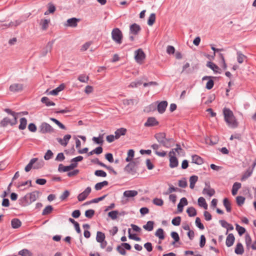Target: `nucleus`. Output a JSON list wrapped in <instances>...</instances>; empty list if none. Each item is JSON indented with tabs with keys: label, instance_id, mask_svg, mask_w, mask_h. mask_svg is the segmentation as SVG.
Wrapping results in <instances>:
<instances>
[{
	"label": "nucleus",
	"instance_id": "59",
	"mask_svg": "<svg viewBox=\"0 0 256 256\" xmlns=\"http://www.w3.org/2000/svg\"><path fill=\"white\" fill-rule=\"evenodd\" d=\"M94 210L92 209L88 210L85 212V216L88 218H91L94 216Z\"/></svg>",
	"mask_w": 256,
	"mask_h": 256
},
{
	"label": "nucleus",
	"instance_id": "47",
	"mask_svg": "<svg viewBox=\"0 0 256 256\" xmlns=\"http://www.w3.org/2000/svg\"><path fill=\"white\" fill-rule=\"evenodd\" d=\"M53 209V207L52 206H47L43 210L42 215L46 216L50 214L52 211Z\"/></svg>",
	"mask_w": 256,
	"mask_h": 256
},
{
	"label": "nucleus",
	"instance_id": "3",
	"mask_svg": "<svg viewBox=\"0 0 256 256\" xmlns=\"http://www.w3.org/2000/svg\"><path fill=\"white\" fill-rule=\"evenodd\" d=\"M44 162L42 160H38V158H33L30 160L29 163L25 167L26 172H30L32 168L39 169L43 167Z\"/></svg>",
	"mask_w": 256,
	"mask_h": 256
},
{
	"label": "nucleus",
	"instance_id": "23",
	"mask_svg": "<svg viewBox=\"0 0 256 256\" xmlns=\"http://www.w3.org/2000/svg\"><path fill=\"white\" fill-rule=\"evenodd\" d=\"M206 66L212 69L214 73L220 74L221 72L219 70H220L219 67L212 62H208L206 64Z\"/></svg>",
	"mask_w": 256,
	"mask_h": 256
},
{
	"label": "nucleus",
	"instance_id": "2",
	"mask_svg": "<svg viewBox=\"0 0 256 256\" xmlns=\"http://www.w3.org/2000/svg\"><path fill=\"white\" fill-rule=\"evenodd\" d=\"M39 192L34 191L32 192L26 194L24 197L22 198L20 201V204L22 206L28 205L36 200L38 196Z\"/></svg>",
	"mask_w": 256,
	"mask_h": 256
},
{
	"label": "nucleus",
	"instance_id": "10",
	"mask_svg": "<svg viewBox=\"0 0 256 256\" xmlns=\"http://www.w3.org/2000/svg\"><path fill=\"white\" fill-rule=\"evenodd\" d=\"M91 192V188L90 186L87 187L85 190L80 194L78 196V199L79 202H82L86 199L88 196Z\"/></svg>",
	"mask_w": 256,
	"mask_h": 256
},
{
	"label": "nucleus",
	"instance_id": "41",
	"mask_svg": "<svg viewBox=\"0 0 256 256\" xmlns=\"http://www.w3.org/2000/svg\"><path fill=\"white\" fill-rule=\"evenodd\" d=\"M155 236L159 238L160 240H162L164 238V232L162 228H159L155 232Z\"/></svg>",
	"mask_w": 256,
	"mask_h": 256
},
{
	"label": "nucleus",
	"instance_id": "50",
	"mask_svg": "<svg viewBox=\"0 0 256 256\" xmlns=\"http://www.w3.org/2000/svg\"><path fill=\"white\" fill-rule=\"evenodd\" d=\"M134 151L133 150L131 149V150H128V156L126 158V160L127 162H130L131 160H132V158H134Z\"/></svg>",
	"mask_w": 256,
	"mask_h": 256
},
{
	"label": "nucleus",
	"instance_id": "51",
	"mask_svg": "<svg viewBox=\"0 0 256 256\" xmlns=\"http://www.w3.org/2000/svg\"><path fill=\"white\" fill-rule=\"evenodd\" d=\"M236 228L238 231V234L241 236L246 232V229L244 228L239 226L238 224H236Z\"/></svg>",
	"mask_w": 256,
	"mask_h": 256
},
{
	"label": "nucleus",
	"instance_id": "9",
	"mask_svg": "<svg viewBox=\"0 0 256 256\" xmlns=\"http://www.w3.org/2000/svg\"><path fill=\"white\" fill-rule=\"evenodd\" d=\"M24 86L22 84H11L9 88L10 92L14 93H16L22 92L23 90Z\"/></svg>",
	"mask_w": 256,
	"mask_h": 256
},
{
	"label": "nucleus",
	"instance_id": "25",
	"mask_svg": "<svg viewBox=\"0 0 256 256\" xmlns=\"http://www.w3.org/2000/svg\"><path fill=\"white\" fill-rule=\"evenodd\" d=\"M219 222L223 228H226L227 231L232 230H234L233 226L230 224H228L225 220H220ZM227 234L228 232H226V234Z\"/></svg>",
	"mask_w": 256,
	"mask_h": 256
},
{
	"label": "nucleus",
	"instance_id": "52",
	"mask_svg": "<svg viewBox=\"0 0 256 256\" xmlns=\"http://www.w3.org/2000/svg\"><path fill=\"white\" fill-rule=\"evenodd\" d=\"M50 120L54 122L56 125H58L60 128L62 130H66V127L60 121L56 120L55 118H50Z\"/></svg>",
	"mask_w": 256,
	"mask_h": 256
},
{
	"label": "nucleus",
	"instance_id": "16",
	"mask_svg": "<svg viewBox=\"0 0 256 256\" xmlns=\"http://www.w3.org/2000/svg\"><path fill=\"white\" fill-rule=\"evenodd\" d=\"M168 106V102L166 100L162 101L158 103L157 106L158 111L160 114H163Z\"/></svg>",
	"mask_w": 256,
	"mask_h": 256
},
{
	"label": "nucleus",
	"instance_id": "64",
	"mask_svg": "<svg viewBox=\"0 0 256 256\" xmlns=\"http://www.w3.org/2000/svg\"><path fill=\"white\" fill-rule=\"evenodd\" d=\"M188 186V183L186 178L178 180V186L180 188H185Z\"/></svg>",
	"mask_w": 256,
	"mask_h": 256
},
{
	"label": "nucleus",
	"instance_id": "7",
	"mask_svg": "<svg viewBox=\"0 0 256 256\" xmlns=\"http://www.w3.org/2000/svg\"><path fill=\"white\" fill-rule=\"evenodd\" d=\"M132 248V246L128 243L123 242L120 245L116 247V250L122 255H126V250H130Z\"/></svg>",
	"mask_w": 256,
	"mask_h": 256
},
{
	"label": "nucleus",
	"instance_id": "49",
	"mask_svg": "<svg viewBox=\"0 0 256 256\" xmlns=\"http://www.w3.org/2000/svg\"><path fill=\"white\" fill-rule=\"evenodd\" d=\"M156 21V14L154 13H152L150 14L148 20V25L152 26L154 23Z\"/></svg>",
	"mask_w": 256,
	"mask_h": 256
},
{
	"label": "nucleus",
	"instance_id": "22",
	"mask_svg": "<svg viewBox=\"0 0 256 256\" xmlns=\"http://www.w3.org/2000/svg\"><path fill=\"white\" fill-rule=\"evenodd\" d=\"M235 238L232 234H229L226 237V244L228 247L232 246L234 242Z\"/></svg>",
	"mask_w": 256,
	"mask_h": 256
},
{
	"label": "nucleus",
	"instance_id": "33",
	"mask_svg": "<svg viewBox=\"0 0 256 256\" xmlns=\"http://www.w3.org/2000/svg\"><path fill=\"white\" fill-rule=\"evenodd\" d=\"M242 184L240 183L236 182L234 184L232 190V194L233 196L236 194L238 190L241 188Z\"/></svg>",
	"mask_w": 256,
	"mask_h": 256
},
{
	"label": "nucleus",
	"instance_id": "15",
	"mask_svg": "<svg viewBox=\"0 0 256 256\" xmlns=\"http://www.w3.org/2000/svg\"><path fill=\"white\" fill-rule=\"evenodd\" d=\"M154 138L156 139L158 142L162 146L166 140V134L164 132L157 133L154 135Z\"/></svg>",
	"mask_w": 256,
	"mask_h": 256
},
{
	"label": "nucleus",
	"instance_id": "63",
	"mask_svg": "<svg viewBox=\"0 0 256 256\" xmlns=\"http://www.w3.org/2000/svg\"><path fill=\"white\" fill-rule=\"evenodd\" d=\"M152 202L154 204L158 206H162L164 204L163 200L158 198H154L152 200Z\"/></svg>",
	"mask_w": 256,
	"mask_h": 256
},
{
	"label": "nucleus",
	"instance_id": "38",
	"mask_svg": "<svg viewBox=\"0 0 256 256\" xmlns=\"http://www.w3.org/2000/svg\"><path fill=\"white\" fill-rule=\"evenodd\" d=\"M223 204L226 210L228 212H230L232 210L231 204L228 198H224L223 200Z\"/></svg>",
	"mask_w": 256,
	"mask_h": 256
},
{
	"label": "nucleus",
	"instance_id": "4",
	"mask_svg": "<svg viewBox=\"0 0 256 256\" xmlns=\"http://www.w3.org/2000/svg\"><path fill=\"white\" fill-rule=\"evenodd\" d=\"M112 38L117 44H121L123 38L122 31L118 28H114L112 32Z\"/></svg>",
	"mask_w": 256,
	"mask_h": 256
},
{
	"label": "nucleus",
	"instance_id": "1",
	"mask_svg": "<svg viewBox=\"0 0 256 256\" xmlns=\"http://www.w3.org/2000/svg\"><path fill=\"white\" fill-rule=\"evenodd\" d=\"M223 114L224 120L229 127L234 128L238 126V123L233 112L230 108H224L223 109Z\"/></svg>",
	"mask_w": 256,
	"mask_h": 256
},
{
	"label": "nucleus",
	"instance_id": "27",
	"mask_svg": "<svg viewBox=\"0 0 256 256\" xmlns=\"http://www.w3.org/2000/svg\"><path fill=\"white\" fill-rule=\"evenodd\" d=\"M11 225L13 228H18L21 226L22 222L19 219L14 218L12 220Z\"/></svg>",
	"mask_w": 256,
	"mask_h": 256
},
{
	"label": "nucleus",
	"instance_id": "55",
	"mask_svg": "<svg viewBox=\"0 0 256 256\" xmlns=\"http://www.w3.org/2000/svg\"><path fill=\"white\" fill-rule=\"evenodd\" d=\"M171 236L174 240V242H172V244H174L175 242H178L180 240V237L178 234L176 232H171Z\"/></svg>",
	"mask_w": 256,
	"mask_h": 256
},
{
	"label": "nucleus",
	"instance_id": "20",
	"mask_svg": "<svg viewBox=\"0 0 256 256\" xmlns=\"http://www.w3.org/2000/svg\"><path fill=\"white\" fill-rule=\"evenodd\" d=\"M50 19H41L40 22V26L42 30H46L48 29L50 23Z\"/></svg>",
	"mask_w": 256,
	"mask_h": 256
},
{
	"label": "nucleus",
	"instance_id": "57",
	"mask_svg": "<svg viewBox=\"0 0 256 256\" xmlns=\"http://www.w3.org/2000/svg\"><path fill=\"white\" fill-rule=\"evenodd\" d=\"M181 217L178 216L174 218L172 221V223L174 226H178L180 224Z\"/></svg>",
	"mask_w": 256,
	"mask_h": 256
},
{
	"label": "nucleus",
	"instance_id": "17",
	"mask_svg": "<svg viewBox=\"0 0 256 256\" xmlns=\"http://www.w3.org/2000/svg\"><path fill=\"white\" fill-rule=\"evenodd\" d=\"M70 138L71 135L68 134L64 136L63 139L58 138H56V140L62 146H66Z\"/></svg>",
	"mask_w": 256,
	"mask_h": 256
},
{
	"label": "nucleus",
	"instance_id": "46",
	"mask_svg": "<svg viewBox=\"0 0 256 256\" xmlns=\"http://www.w3.org/2000/svg\"><path fill=\"white\" fill-rule=\"evenodd\" d=\"M71 169L69 166H64L62 164H60L58 166V171L59 172H66L70 170Z\"/></svg>",
	"mask_w": 256,
	"mask_h": 256
},
{
	"label": "nucleus",
	"instance_id": "12",
	"mask_svg": "<svg viewBox=\"0 0 256 256\" xmlns=\"http://www.w3.org/2000/svg\"><path fill=\"white\" fill-rule=\"evenodd\" d=\"M132 164H133L130 162L125 166L124 170L128 173L134 175L136 173L137 170L134 165Z\"/></svg>",
	"mask_w": 256,
	"mask_h": 256
},
{
	"label": "nucleus",
	"instance_id": "53",
	"mask_svg": "<svg viewBox=\"0 0 256 256\" xmlns=\"http://www.w3.org/2000/svg\"><path fill=\"white\" fill-rule=\"evenodd\" d=\"M118 214V210H112L108 213V216L113 220L117 218Z\"/></svg>",
	"mask_w": 256,
	"mask_h": 256
},
{
	"label": "nucleus",
	"instance_id": "6",
	"mask_svg": "<svg viewBox=\"0 0 256 256\" xmlns=\"http://www.w3.org/2000/svg\"><path fill=\"white\" fill-rule=\"evenodd\" d=\"M40 132L42 134L52 133L54 132V129L52 126L45 122H42L40 126Z\"/></svg>",
	"mask_w": 256,
	"mask_h": 256
},
{
	"label": "nucleus",
	"instance_id": "11",
	"mask_svg": "<svg viewBox=\"0 0 256 256\" xmlns=\"http://www.w3.org/2000/svg\"><path fill=\"white\" fill-rule=\"evenodd\" d=\"M141 30V28L140 26L134 23L132 24L130 26V34H134V35H137L138 34V33Z\"/></svg>",
	"mask_w": 256,
	"mask_h": 256
},
{
	"label": "nucleus",
	"instance_id": "18",
	"mask_svg": "<svg viewBox=\"0 0 256 256\" xmlns=\"http://www.w3.org/2000/svg\"><path fill=\"white\" fill-rule=\"evenodd\" d=\"M170 156V168H174L178 164V158L175 156L169 155Z\"/></svg>",
	"mask_w": 256,
	"mask_h": 256
},
{
	"label": "nucleus",
	"instance_id": "35",
	"mask_svg": "<svg viewBox=\"0 0 256 256\" xmlns=\"http://www.w3.org/2000/svg\"><path fill=\"white\" fill-rule=\"evenodd\" d=\"M108 184V182L106 180H104L102 182H98L96 184L94 188L96 190H100L104 186H106Z\"/></svg>",
	"mask_w": 256,
	"mask_h": 256
},
{
	"label": "nucleus",
	"instance_id": "58",
	"mask_svg": "<svg viewBox=\"0 0 256 256\" xmlns=\"http://www.w3.org/2000/svg\"><path fill=\"white\" fill-rule=\"evenodd\" d=\"M196 225L200 230H203L204 228V224L201 222V220L200 218L197 217L196 219Z\"/></svg>",
	"mask_w": 256,
	"mask_h": 256
},
{
	"label": "nucleus",
	"instance_id": "13",
	"mask_svg": "<svg viewBox=\"0 0 256 256\" xmlns=\"http://www.w3.org/2000/svg\"><path fill=\"white\" fill-rule=\"evenodd\" d=\"M80 20L79 18H69L67 20L65 26H66L75 28L77 26L78 22H80Z\"/></svg>",
	"mask_w": 256,
	"mask_h": 256
},
{
	"label": "nucleus",
	"instance_id": "19",
	"mask_svg": "<svg viewBox=\"0 0 256 256\" xmlns=\"http://www.w3.org/2000/svg\"><path fill=\"white\" fill-rule=\"evenodd\" d=\"M158 124V122L156 120L155 118L150 117L148 118L146 122L144 124L145 126H156Z\"/></svg>",
	"mask_w": 256,
	"mask_h": 256
},
{
	"label": "nucleus",
	"instance_id": "28",
	"mask_svg": "<svg viewBox=\"0 0 256 256\" xmlns=\"http://www.w3.org/2000/svg\"><path fill=\"white\" fill-rule=\"evenodd\" d=\"M138 192L135 190H126L124 192V196L126 198H132L136 196Z\"/></svg>",
	"mask_w": 256,
	"mask_h": 256
},
{
	"label": "nucleus",
	"instance_id": "61",
	"mask_svg": "<svg viewBox=\"0 0 256 256\" xmlns=\"http://www.w3.org/2000/svg\"><path fill=\"white\" fill-rule=\"evenodd\" d=\"M78 80L82 82H88L89 77L88 76H86L85 74H80L78 78Z\"/></svg>",
	"mask_w": 256,
	"mask_h": 256
},
{
	"label": "nucleus",
	"instance_id": "29",
	"mask_svg": "<svg viewBox=\"0 0 256 256\" xmlns=\"http://www.w3.org/2000/svg\"><path fill=\"white\" fill-rule=\"evenodd\" d=\"M175 142V140L173 138H166V140L163 146L169 148L172 146Z\"/></svg>",
	"mask_w": 256,
	"mask_h": 256
},
{
	"label": "nucleus",
	"instance_id": "14",
	"mask_svg": "<svg viewBox=\"0 0 256 256\" xmlns=\"http://www.w3.org/2000/svg\"><path fill=\"white\" fill-rule=\"evenodd\" d=\"M206 185L208 186L207 188H204L202 192L203 194H208L210 196H214L215 194V190L214 188H210V186L209 183L207 184L206 182Z\"/></svg>",
	"mask_w": 256,
	"mask_h": 256
},
{
	"label": "nucleus",
	"instance_id": "40",
	"mask_svg": "<svg viewBox=\"0 0 256 256\" xmlns=\"http://www.w3.org/2000/svg\"><path fill=\"white\" fill-rule=\"evenodd\" d=\"M103 136L104 134H100L98 138L94 136L92 140L96 144L102 145L104 142Z\"/></svg>",
	"mask_w": 256,
	"mask_h": 256
},
{
	"label": "nucleus",
	"instance_id": "32",
	"mask_svg": "<svg viewBox=\"0 0 256 256\" xmlns=\"http://www.w3.org/2000/svg\"><path fill=\"white\" fill-rule=\"evenodd\" d=\"M234 252L237 254H242L244 252V249L242 244L238 242L236 244Z\"/></svg>",
	"mask_w": 256,
	"mask_h": 256
},
{
	"label": "nucleus",
	"instance_id": "43",
	"mask_svg": "<svg viewBox=\"0 0 256 256\" xmlns=\"http://www.w3.org/2000/svg\"><path fill=\"white\" fill-rule=\"evenodd\" d=\"M105 238L106 236L104 233L99 231L97 232L96 240L98 242L104 241L105 240Z\"/></svg>",
	"mask_w": 256,
	"mask_h": 256
},
{
	"label": "nucleus",
	"instance_id": "34",
	"mask_svg": "<svg viewBox=\"0 0 256 256\" xmlns=\"http://www.w3.org/2000/svg\"><path fill=\"white\" fill-rule=\"evenodd\" d=\"M237 55V60L239 64H242L244 60L247 58L246 56L242 54L240 51H238L236 52Z\"/></svg>",
	"mask_w": 256,
	"mask_h": 256
},
{
	"label": "nucleus",
	"instance_id": "8",
	"mask_svg": "<svg viewBox=\"0 0 256 256\" xmlns=\"http://www.w3.org/2000/svg\"><path fill=\"white\" fill-rule=\"evenodd\" d=\"M65 86L64 84H62L58 87L50 92H48V90H47L45 93L48 95L57 96L60 92L64 90Z\"/></svg>",
	"mask_w": 256,
	"mask_h": 256
},
{
	"label": "nucleus",
	"instance_id": "48",
	"mask_svg": "<svg viewBox=\"0 0 256 256\" xmlns=\"http://www.w3.org/2000/svg\"><path fill=\"white\" fill-rule=\"evenodd\" d=\"M53 42H48L44 50L42 52V55L46 56L48 52H50L52 49Z\"/></svg>",
	"mask_w": 256,
	"mask_h": 256
},
{
	"label": "nucleus",
	"instance_id": "62",
	"mask_svg": "<svg viewBox=\"0 0 256 256\" xmlns=\"http://www.w3.org/2000/svg\"><path fill=\"white\" fill-rule=\"evenodd\" d=\"M94 174L99 177H106V173L102 170H96L94 172Z\"/></svg>",
	"mask_w": 256,
	"mask_h": 256
},
{
	"label": "nucleus",
	"instance_id": "31",
	"mask_svg": "<svg viewBox=\"0 0 256 256\" xmlns=\"http://www.w3.org/2000/svg\"><path fill=\"white\" fill-rule=\"evenodd\" d=\"M253 170L252 168H248L242 176L241 180L244 181L249 178L252 174Z\"/></svg>",
	"mask_w": 256,
	"mask_h": 256
},
{
	"label": "nucleus",
	"instance_id": "37",
	"mask_svg": "<svg viewBox=\"0 0 256 256\" xmlns=\"http://www.w3.org/2000/svg\"><path fill=\"white\" fill-rule=\"evenodd\" d=\"M198 204L200 206L204 208L205 210L208 209V204L205 199L203 197H200L198 198Z\"/></svg>",
	"mask_w": 256,
	"mask_h": 256
},
{
	"label": "nucleus",
	"instance_id": "24",
	"mask_svg": "<svg viewBox=\"0 0 256 256\" xmlns=\"http://www.w3.org/2000/svg\"><path fill=\"white\" fill-rule=\"evenodd\" d=\"M126 132V129L124 128H121L116 130L115 132V138L118 139L120 136H124Z\"/></svg>",
	"mask_w": 256,
	"mask_h": 256
},
{
	"label": "nucleus",
	"instance_id": "21",
	"mask_svg": "<svg viewBox=\"0 0 256 256\" xmlns=\"http://www.w3.org/2000/svg\"><path fill=\"white\" fill-rule=\"evenodd\" d=\"M188 204L187 199L186 198H182L180 199V202L178 204V212H182L184 206Z\"/></svg>",
	"mask_w": 256,
	"mask_h": 256
},
{
	"label": "nucleus",
	"instance_id": "54",
	"mask_svg": "<svg viewBox=\"0 0 256 256\" xmlns=\"http://www.w3.org/2000/svg\"><path fill=\"white\" fill-rule=\"evenodd\" d=\"M142 84V82L141 80H136L134 82H132L128 86L132 88H137L138 86H140Z\"/></svg>",
	"mask_w": 256,
	"mask_h": 256
},
{
	"label": "nucleus",
	"instance_id": "56",
	"mask_svg": "<svg viewBox=\"0 0 256 256\" xmlns=\"http://www.w3.org/2000/svg\"><path fill=\"white\" fill-rule=\"evenodd\" d=\"M21 256H32V253L27 249H23L18 252Z\"/></svg>",
	"mask_w": 256,
	"mask_h": 256
},
{
	"label": "nucleus",
	"instance_id": "60",
	"mask_svg": "<svg viewBox=\"0 0 256 256\" xmlns=\"http://www.w3.org/2000/svg\"><path fill=\"white\" fill-rule=\"evenodd\" d=\"M236 201L238 205L241 206L244 202L245 198L242 196H238L236 198Z\"/></svg>",
	"mask_w": 256,
	"mask_h": 256
},
{
	"label": "nucleus",
	"instance_id": "42",
	"mask_svg": "<svg viewBox=\"0 0 256 256\" xmlns=\"http://www.w3.org/2000/svg\"><path fill=\"white\" fill-rule=\"evenodd\" d=\"M27 124V120L25 118H22L20 119V124L18 128L20 130H23L26 128Z\"/></svg>",
	"mask_w": 256,
	"mask_h": 256
},
{
	"label": "nucleus",
	"instance_id": "44",
	"mask_svg": "<svg viewBox=\"0 0 256 256\" xmlns=\"http://www.w3.org/2000/svg\"><path fill=\"white\" fill-rule=\"evenodd\" d=\"M186 212L190 217L194 216L196 215V210L194 207L188 208Z\"/></svg>",
	"mask_w": 256,
	"mask_h": 256
},
{
	"label": "nucleus",
	"instance_id": "36",
	"mask_svg": "<svg viewBox=\"0 0 256 256\" xmlns=\"http://www.w3.org/2000/svg\"><path fill=\"white\" fill-rule=\"evenodd\" d=\"M198 180V176L195 175L192 176L190 178V188L193 189L194 187L195 184Z\"/></svg>",
	"mask_w": 256,
	"mask_h": 256
},
{
	"label": "nucleus",
	"instance_id": "45",
	"mask_svg": "<svg viewBox=\"0 0 256 256\" xmlns=\"http://www.w3.org/2000/svg\"><path fill=\"white\" fill-rule=\"evenodd\" d=\"M8 124L10 125V120L8 118L6 117L4 118L0 122V126L6 127Z\"/></svg>",
	"mask_w": 256,
	"mask_h": 256
},
{
	"label": "nucleus",
	"instance_id": "5",
	"mask_svg": "<svg viewBox=\"0 0 256 256\" xmlns=\"http://www.w3.org/2000/svg\"><path fill=\"white\" fill-rule=\"evenodd\" d=\"M134 58L136 62L142 64L146 58V54L142 49L138 48L134 52Z\"/></svg>",
	"mask_w": 256,
	"mask_h": 256
},
{
	"label": "nucleus",
	"instance_id": "39",
	"mask_svg": "<svg viewBox=\"0 0 256 256\" xmlns=\"http://www.w3.org/2000/svg\"><path fill=\"white\" fill-rule=\"evenodd\" d=\"M154 222L153 221H148L146 224L143 226V228L149 232L152 230L154 228Z\"/></svg>",
	"mask_w": 256,
	"mask_h": 256
},
{
	"label": "nucleus",
	"instance_id": "26",
	"mask_svg": "<svg viewBox=\"0 0 256 256\" xmlns=\"http://www.w3.org/2000/svg\"><path fill=\"white\" fill-rule=\"evenodd\" d=\"M192 162L197 164H202L204 163L203 159L198 155L194 154L192 156Z\"/></svg>",
	"mask_w": 256,
	"mask_h": 256
},
{
	"label": "nucleus",
	"instance_id": "30",
	"mask_svg": "<svg viewBox=\"0 0 256 256\" xmlns=\"http://www.w3.org/2000/svg\"><path fill=\"white\" fill-rule=\"evenodd\" d=\"M41 102L47 106H54L56 105L54 102L50 101L49 98L46 96H44L41 98Z\"/></svg>",
	"mask_w": 256,
	"mask_h": 256
}]
</instances>
